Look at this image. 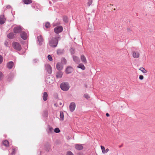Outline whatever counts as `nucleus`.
Masks as SVG:
<instances>
[{"instance_id":"5701e85b","label":"nucleus","mask_w":155,"mask_h":155,"mask_svg":"<svg viewBox=\"0 0 155 155\" xmlns=\"http://www.w3.org/2000/svg\"><path fill=\"white\" fill-rule=\"evenodd\" d=\"M15 34L13 33H10L7 35V37L9 39H12L14 37Z\"/></svg>"},{"instance_id":"423d86ee","label":"nucleus","mask_w":155,"mask_h":155,"mask_svg":"<svg viewBox=\"0 0 155 155\" xmlns=\"http://www.w3.org/2000/svg\"><path fill=\"white\" fill-rule=\"evenodd\" d=\"M21 30V28L20 26L15 27L13 29L14 32L16 34L20 33Z\"/></svg>"},{"instance_id":"412c9836","label":"nucleus","mask_w":155,"mask_h":155,"mask_svg":"<svg viewBox=\"0 0 155 155\" xmlns=\"http://www.w3.org/2000/svg\"><path fill=\"white\" fill-rule=\"evenodd\" d=\"M101 148L102 150V152L103 153H107L109 150V149L108 148H107L105 150L104 147L103 146H101Z\"/></svg>"},{"instance_id":"dca6fc26","label":"nucleus","mask_w":155,"mask_h":155,"mask_svg":"<svg viewBox=\"0 0 155 155\" xmlns=\"http://www.w3.org/2000/svg\"><path fill=\"white\" fill-rule=\"evenodd\" d=\"M5 22V19L4 15H1L0 16V24H3Z\"/></svg>"},{"instance_id":"c9c22d12","label":"nucleus","mask_w":155,"mask_h":155,"mask_svg":"<svg viewBox=\"0 0 155 155\" xmlns=\"http://www.w3.org/2000/svg\"><path fill=\"white\" fill-rule=\"evenodd\" d=\"M63 21L65 22H67L68 21V20L67 17L66 16H64L63 17Z\"/></svg>"},{"instance_id":"37998d69","label":"nucleus","mask_w":155,"mask_h":155,"mask_svg":"<svg viewBox=\"0 0 155 155\" xmlns=\"http://www.w3.org/2000/svg\"><path fill=\"white\" fill-rule=\"evenodd\" d=\"M44 115L45 116H47L48 115V112L47 111H45L44 112Z\"/></svg>"},{"instance_id":"6e6552de","label":"nucleus","mask_w":155,"mask_h":155,"mask_svg":"<svg viewBox=\"0 0 155 155\" xmlns=\"http://www.w3.org/2000/svg\"><path fill=\"white\" fill-rule=\"evenodd\" d=\"M74 147L75 149L78 150H80L83 149V147L81 144H75L74 145Z\"/></svg>"},{"instance_id":"2f4dec72","label":"nucleus","mask_w":155,"mask_h":155,"mask_svg":"<svg viewBox=\"0 0 155 155\" xmlns=\"http://www.w3.org/2000/svg\"><path fill=\"white\" fill-rule=\"evenodd\" d=\"M61 62L63 64H66L67 62V61L65 58H63L61 59Z\"/></svg>"},{"instance_id":"aec40b11","label":"nucleus","mask_w":155,"mask_h":155,"mask_svg":"<svg viewBox=\"0 0 155 155\" xmlns=\"http://www.w3.org/2000/svg\"><path fill=\"white\" fill-rule=\"evenodd\" d=\"M56 68L59 70H61L63 68V67L61 64L60 63H58L57 64Z\"/></svg>"},{"instance_id":"09e8293b","label":"nucleus","mask_w":155,"mask_h":155,"mask_svg":"<svg viewBox=\"0 0 155 155\" xmlns=\"http://www.w3.org/2000/svg\"><path fill=\"white\" fill-rule=\"evenodd\" d=\"M59 104L60 105H62V103L61 102H60L59 103Z\"/></svg>"},{"instance_id":"de8ad7c7","label":"nucleus","mask_w":155,"mask_h":155,"mask_svg":"<svg viewBox=\"0 0 155 155\" xmlns=\"http://www.w3.org/2000/svg\"><path fill=\"white\" fill-rule=\"evenodd\" d=\"M106 116L107 117H108L110 116L109 114L107 113H106Z\"/></svg>"},{"instance_id":"39448f33","label":"nucleus","mask_w":155,"mask_h":155,"mask_svg":"<svg viewBox=\"0 0 155 155\" xmlns=\"http://www.w3.org/2000/svg\"><path fill=\"white\" fill-rule=\"evenodd\" d=\"M38 43L39 45H41L42 44L44 40L42 36L41 35H39L37 37Z\"/></svg>"},{"instance_id":"4c0bfd02","label":"nucleus","mask_w":155,"mask_h":155,"mask_svg":"<svg viewBox=\"0 0 155 155\" xmlns=\"http://www.w3.org/2000/svg\"><path fill=\"white\" fill-rule=\"evenodd\" d=\"M48 59L50 61H52L53 60L51 56L50 55L48 56Z\"/></svg>"},{"instance_id":"c756f323","label":"nucleus","mask_w":155,"mask_h":155,"mask_svg":"<svg viewBox=\"0 0 155 155\" xmlns=\"http://www.w3.org/2000/svg\"><path fill=\"white\" fill-rule=\"evenodd\" d=\"M45 27L47 28H48L50 27V24L48 22H46L45 25Z\"/></svg>"},{"instance_id":"a18cd8bd","label":"nucleus","mask_w":155,"mask_h":155,"mask_svg":"<svg viewBox=\"0 0 155 155\" xmlns=\"http://www.w3.org/2000/svg\"><path fill=\"white\" fill-rule=\"evenodd\" d=\"M2 73L1 72H0V80H1L2 79Z\"/></svg>"},{"instance_id":"1a4fd4ad","label":"nucleus","mask_w":155,"mask_h":155,"mask_svg":"<svg viewBox=\"0 0 155 155\" xmlns=\"http://www.w3.org/2000/svg\"><path fill=\"white\" fill-rule=\"evenodd\" d=\"M76 107L75 104L74 102L71 103L69 106V109L71 112L73 111Z\"/></svg>"},{"instance_id":"cd10ccee","label":"nucleus","mask_w":155,"mask_h":155,"mask_svg":"<svg viewBox=\"0 0 155 155\" xmlns=\"http://www.w3.org/2000/svg\"><path fill=\"white\" fill-rule=\"evenodd\" d=\"M139 70L141 71L143 73H146L147 71L143 67H141L140 68Z\"/></svg>"},{"instance_id":"58836bf2","label":"nucleus","mask_w":155,"mask_h":155,"mask_svg":"<svg viewBox=\"0 0 155 155\" xmlns=\"http://www.w3.org/2000/svg\"><path fill=\"white\" fill-rule=\"evenodd\" d=\"M3 58L2 56L0 55V64H1L3 61Z\"/></svg>"},{"instance_id":"4468645a","label":"nucleus","mask_w":155,"mask_h":155,"mask_svg":"<svg viewBox=\"0 0 155 155\" xmlns=\"http://www.w3.org/2000/svg\"><path fill=\"white\" fill-rule=\"evenodd\" d=\"M47 132L48 134H51L53 133V129L51 126L48 125V127Z\"/></svg>"},{"instance_id":"0eeeda50","label":"nucleus","mask_w":155,"mask_h":155,"mask_svg":"<svg viewBox=\"0 0 155 155\" xmlns=\"http://www.w3.org/2000/svg\"><path fill=\"white\" fill-rule=\"evenodd\" d=\"M46 70L49 74H51L52 72V68L50 65L46 64L45 65Z\"/></svg>"},{"instance_id":"a878e982","label":"nucleus","mask_w":155,"mask_h":155,"mask_svg":"<svg viewBox=\"0 0 155 155\" xmlns=\"http://www.w3.org/2000/svg\"><path fill=\"white\" fill-rule=\"evenodd\" d=\"M62 75V72L59 71L57 73L56 75V77L57 78H61Z\"/></svg>"},{"instance_id":"4be33fe9","label":"nucleus","mask_w":155,"mask_h":155,"mask_svg":"<svg viewBox=\"0 0 155 155\" xmlns=\"http://www.w3.org/2000/svg\"><path fill=\"white\" fill-rule=\"evenodd\" d=\"M2 143L6 147H8L9 146V142L7 140H4L2 141Z\"/></svg>"},{"instance_id":"b1692460","label":"nucleus","mask_w":155,"mask_h":155,"mask_svg":"<svg viewBox=\"0 0 155 155\" xmlns=\"http://www.w3.org/2000/svg\"><path fill=\"white\" fill-rule=\"evenodd\" d=\"M77 67L78 68L81 69L82 70H84L85 69V68L83 64L81 63L79 64Z\"/></svg>"},{"instance_id":"9d476101","label":"nucleus","mask_w":155,"mask_h":155,"mask_svg":"<svg viewBox=\"0 0 155 155\" xmlns=\"http://www.w3.org/2000/svg\"><path fill=\"white\" fill-rule=\"evenodd\" d=\"M20 36L22 39L24 40H26L27 38V34L25 31H22L21 32Z\"/></svg>"},{"instance_id":"ea45409f","label":"nucleus","mask_w":155,"mask_h":155,"mask_svg":"<svg viewBox=\"0 0 155 155\" xmlns=\"http://www.w3.org/2000/svg\"><path fill=\"white\" fill-rule=\"evenodd\" d=\"M144 78L143 76L142 75H140L139 76V78L140 80H142Z\"/></svg>"},{"instance_id":"2eb2a0df","label":"nucleus","mask_w":155,"mask_h":155,"mask_svg":"<svg viewBox=\"0 0 155 155\" xmlns=\"http://www.w3.org/2000/svg\"><path fill=\"white\" fill-rule=\"evenodd\" d=\"M14 65V63L13 62L11 61L8 62L7 64V67L9 69H11L12 68L13 66Z\"/></svg>"},{"instance_id":"f704fd0d","label":"nucleus","mask_w":155,"mask_h":155,"mask_svg":"<svg viewBox=\"0 0 155 155\" xmlns=\"http://www.w3.org/2000/svg\"><path fill=\"white\" fill-rule=\"evenodd\" d=\"M70 51L71 53L72 54H74L75 53L74 49L73 48H71L70 49Z\"/></svg>"},{"instance_id":"3c124183","label":"nucleus","mask_w":155,"mask_h":155,"mask_svg":"<svg viewBox=\"0 0 155 155\" xmlns=\"http://www.w3.org/2000/svg\"><path fill=\"white\" fill-rule=\"evenodd\" d=\"M128 29V30H130V29Z\"/></svg>"},{"instance_id":"a19ab883","label":"nucleus","mask_w":155,"mask_h":155,"mask_svg":"<svg viewBox=\"0 0 155 155\" xmlns=\"http://www.w3.org/2000/svg\"><path fill=\"white\" fill-rule=\"evenodd\" d=\"M8 42L7 41H5L4 43L5 45L6 46H8Z\"/></svg>"},{"instance_id":"20e7f679","label":"nucleus","mask_w":155,"mask_h":155,"mask_svg":"<svg viewBox=\"0 0 155 155\" xmlns=\"http://www.w3.org/2000/svg\"><path fill=\"white\" fill-rule=\"evenodd\" d=\"M63 31V28L61 26H58L54 29V31L56 34H58L61 32Z\"/></svg>"},{"instance_id":"473e14b6","label":"nucleus","mask_w":155,"mask_h":155,"mask_svg":"<svg viewBox=\"0 0 155 155\" xmlns=\"http://www.w3.org/2000/svg\"><path fill=\"white\" fill-rule=\"evenodd\" d=\"M54 132L56 133H58L60 132V130L59 128H56L54 129Z\"/></svg>"},{"instance_id":"a211bd4d","label":"nucleus","mask_w":155,"mask_h":155,"mask_svg":"<svg viewBox=\"0 0 155 155\" xmlns=\"http://www.w3.org/2000/svg\"><path fill=\"white\" fill-rule=\"evenodd\" d=\"M46 82L48 84H51L54 82V80L50 78H48L46 79Z\"/></svg>"},{"instance_id":"79ce46f5","label":"nucleus","mask_w":155,"mask_h":155,"mask_svg":"<svg viewBox=\"0 0 155 155\" xmlns=\"http://www.w3.org/2000/svg\"><path fill=\"white\" fill-rule=\"evenodd\" d=\"M84 97L85 98H90V97L89 96V95L87 94H84Z\"/></svg>"},{"instance_id":"f03ea898","label":"nucleus","mask_w":155,"mask_h":155,"mask_svg":"<svg viewBox=\"0 0 155 155\" xmlns=\"http://www.w3.org/2000/svg\"><path fill=\"white\" fill-rule=\"evenodd\" d=\"M60 87L61 90L66 91L69 89L70 86L69 83L68 82H64L61 84Z\"/></svg>"},{"instance_id":"c85d7f7f","label":"nucleus","mask_w":155,"mask_h":155,"mask_svg":"<svg viewBox=\"0 0 155 155\" xmlns=\"http://www.w3.org/2000/svg\"><path fill=\"white\" fill-rule=\"evenodd\" d=\"M57 54L60 55L63 53V51L61 49H58L57 51Z\"/></svg>"},{"instance_id":"9b49d317","label":"nucleus","mask_w":155,"mask_h":155,"mask_svg":"<svg viewBox=\"0 0 155 155\" xmlns=\"http://www.w3.org/2000/svg\"><path fill=\"white\" fill-rule=\"evenodd\" d=\"M73 59L74 61L77 64H79L80 62V60L78 57L73 55L72 56Z\"/></svg>"},{"instance_id":"c03bdc74","label":"nucleus","mask_w":155,"mask_h":155,"mask_svg":"<svg viewBox=\"0 0 155 155\" xmlns=\"http://www.w3.org/2000/svg\"><path fill=\"white\" fill-rule=\"evenodd\" d=\"M38 61V60L37 59H35L33 60V61L34 63H36Z\"/></svg>"},{"instance_id":"e433bc0d","label":"nucleus","mask_w":155,"mask_h":155,"mask_svg":"<svg viewBox=\"0 0 155 155\" xmlns=\"http://www.w3.org/2000/svg\"><path fill=\"white\" fill-rule=\"evenodd\" d=\"M92 0H89L88 2L87 3V5L88 6H90L92 3Z\"/></svg>"},{"instance_id":"f257e3e1","label":"nucleus","mask_w":155,"mask_h":155,"mask_svg":"<svg viewBox=\"0 0 155 155\" xmlns=\"http://www.w3.org/2000/svg\"><path fill=\"white\" fill-rule=\"evenodd\" d=\"M59 38V37H55L52 38L51 40L49 41V45L52 48H55L57 47L58 42V38Z\"/></svg>"},{"instance_id":"7c9ffc66","label":"nucleus","mask_w":155,"mask_h":155,"mask_svg":"<svg viewBox=\"0 0 155 155\" xmlns=\"http://www.w3.org/2000/svg\"><path fill=\"white\" fill-rule=\"evenodd\" d=\"M12 152L11 153L12 155L15 154L16 153V151L17 150V149L16 148H12Z\"/></svg>"},{"instance_id":"393cba45","label":"nucleus","mask_w":155,"mask_h":155,"mask_svg":"<svg viewBox=\"0 0 155 155\" xmlns=\"http://www.w3.org/2000/svg\"><path fill=\"white\" fill-rule=\"evenodd\" d=\"M23 2L25 4L28 5L32 3L31 0H24Z\"/></svg>"},{"instance_id":"bb28decb","label":"nucleus","mask_w":155,"mask_h":155,"mask_svg":"<svg viewBox=\"0 0 155 155\" xmlns=\"http://www.w3.org/2000/svg\"><path fill=\"white\" fill-rule=\"evenodd\" d=\"M64 114L63 112L61 111H60V119L61 120H64Z\"/></svg>"},{"instance_id":"f3484780","label":"nucleus","mask_w":155,"mask_h":155,"mask_svg":"<svg viewBox=\"0 0 155 155\" xmlns=\"http://www.w3.org/2000/svg\"><path fill=\"white\" fill-rule=\"evenodd\" d=\"M73 71V68L71 67H68L66 69V72L67 74H68L71 73Z\"/></svg>"},{"instance_id":"f8f14e48","label":"nucleus","mask_w":155,"mask_h":155,"mask_svg":"<svg viewBox=\"0 0 155 155\" xmlns=\"http://www.w3.org/2000/svg\"><path fill=\"white\" fill-rule=\"evenodd\" d=\"M81 59L82 62L84 64H86L87 63L86 58L83 54H82L81 56Z\"/></svg>"},{"instance_id":"7ed1b4c3","label":"nucleus","mask_w":155,"mask_h":155,"mask_svg":"<svg viewBox=\"0 0 155 155\" xmlns=\"http://www.w3.org/2000/svg\"><path fill=\"white\" fill-rule=\"evenodd\" d=\"M12 46L13 48L17 50L20 51L21 49V45L18 42H13L12 43Z\"/></svg>"},{"instance_id":"603ef678","label":"nucleus","mask_w":155,"mask_h":155,"mask_svg":"<svg viewBox=\"0 0 155 155\" xmlns=\"http://www.w3.org/2000/svg\"><path fill=\"white\" fill-rule=\"evenodd\" d=\"M121 146H120V147H121Z\"/></svg>"},{"instance_id":"49530a36","label":"nucleus","mask_w":155,"mask_h":155,"mask_svg":"<svg viewBox=\"0 0 155 155\" xmlns=\"http://www.w3.org/2000/svg\"><path fill=\"white\" fill-rule=\"evenodd\" d=\"M6 8H7L9 9V8H11V6L10 5H8V6H7Z\"/></svg>"},{"instance_id":"72a5a7b5","label":"nucleus","mask_w":155,"mask_h":155,"mask_svg":"<svg viewBox=\"0 0 155 155\" xmlns=\"http://www.w3.org/2000/svg\"><path fill=\"white\" fill-rule=\"evenodd\" d=\"M66 155H74V154L71 151H68Z\"/></svg>"},{"instance_id":"ddd939ff","label":"nucleus","mask_w":155,"mask_h":155,"mask_svg":"<svg viewBox=\"0 0 155 155\" xmlns=\"http://www.w3.org/2000/svg\"><path fill=\"white\" fill-rule=\"evenodd\" d=\"M132 54L133 57L135 58H138L139 57L140 54L137 51H133L132 52Z\"/></svg>"},{"instance_id":"6ab92c4d","label":"nucleus","mask_w":155,"mask_h":155,"mask_svg":"<svg viewBox=\"0 0 155 155\" xmlns=\"http://www.w3.org/2000/svg\"><path fill=\"white\" fill-rule=\"evenodd\" d=\"M48 94L46 92H44L42 97L43 100L44 101H46L48 98Z\"/></svg>"},{"instance_id":"8fccbe9b","label":"nucleus","mask_w":155,"mask_h":155,"mask_svg":"<svg viewBox=\"0 0 155 155\" xmlns=\"http://www.w3.org/2000/svg\"><path fill=\"white\" fill-rule=\"evenodd\" d=\"M53 2H56L57 0H52Z\"/></svg>"}]
</instances>
